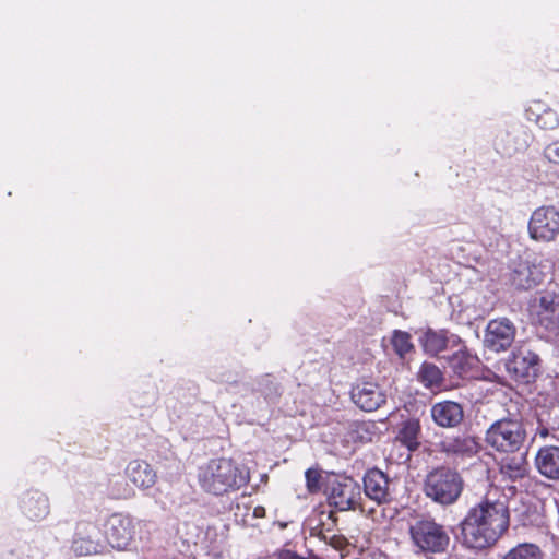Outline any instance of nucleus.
<instances>
[{"instance_id": "obj_1", "label": "nucleus", "mask_w": 559, "mask_h": 559, "mask_svg": "<svg viewBox=\"0 0 559 559\" xmlns=\"http://www.w3.org/2000/svg\"><path fill=\"white\" fill-rule=\"evenodd\" d=\"M510 523L504 501L485 499L472 507L460 523L457 539L469 549L493 546L507 532Z\"/></svg>"}, {"instance_id": "obj_2", "label": "nucleus", "mask_w": 559, "mask_h": 559, "mask_svg": "<svg viewBox=\"0 0 559 559\" xmlns=\"http://www.w3.org/2000/svg\"><path fill=\"white\" fill-rule=\"evenodd\" d=\"M198 481L201 488L215 496L237 490L249 481V473L233 460H211L199 467Z\"/></svg>"}, {"instance_id": "obj_3", "label": "nucleus", "mask_w": 559, "mask_h": 559, "mask_svg": "<svg viewBox=\"0 0 559 559\" xmlns=\"http://www.w3.org/2000/svg\"><path fill=\"white\" fill-rule=\"evenodd\" d=\"M108 544L118 550H135L150 539L151 524L126 513H114L105 522Z\"/></svg>"}, {"instance_id": "obj_4", "label": "nucleus", "mask_w": 559, "mask_h": 559, "mask_svg": "<svg viewBox=\"0 0 559 559\" xmlns=\"http://www.w3.org/2000/svg\"><path fill=\"white\" fill-rule=\"evenodd\" d=\"M463 490V479L451 468L441 467L431 471L424 484V492L436 503L449 506L454 503Z\"/></svg>"}, {"instance_id": "obj_5", "label": "nucleus", "mask_w": 559, "mask_h": 559, "mask_svg": "<svg viewBox=\"0 0 559 559\" xmlns=\"http://www.w3.org/2000/svg\"><path fill=\"white\" fill-rule=\"evenodd\" d=\"M528 313L534 324L548 333L556 342L559 340V296L554 292H539L528 304Z\"/></svg>"}, {"instance_id": "obj_6", "label": "nucleus", "mask_w": 559, "mask_h": 559, "mask_svg": "<svg viewBox=\"0 0 559 559\" xmlns=\"http://www.w3.org/2000/svg\"><path fill=\"white\" fill-rule=\"evenodd\" d=\"M525 436V430L520 421L500 419L487 430L486 442L498 452L514 453L523 445Z\"/></svg>"}, {"instance_id": "obj_7", "label": "nucleus", "mask_w": 559, "mask_h": 559, "mask_svg": "<svg viewBox=\"0 0 559 559\" xmlns=\"http://www.w3.org/2000/svg\"><path fill=\"white\" fill-rule=\"evenodd\" d=\"M409 533L413 543L423 551L442 552L450 543L443 526L431 519L416 521L411 526Z\"/></svg>"}, {"instance_id": "obj_8", "label": "nucleus", "mask_w": 559, "mask_h": 559, "mask_svg": "<svg viewBox=\"0 0 559 559\" xmlns=\"http://www.w3.org/2000/svg\"><path fill=\"white\" fill-rule=\"evenodd\" d=\"M528 236L537 242H551L559 236V211L555 206H539L527 224Z\"/></svg>"}, {"instance_id": "obj_9", "label": "nucleus", "mask_w": 559, "mask_h": 559, "mask_svg": "<svg viewBox=\"0 0 559 559\" xmlns=\"http://www.w3.org/2000/svg\"><path fill=\"white\" fill-rule=\"evenodd\" d=\"M515 334L516 328L509 319L490 320L485 331L484 345L495 353L504 352L514 342Z\"/></svg>"}, {"instance_id": "obj_10", "label": "nucleus", "mask_w": 559, "mask_h": 559, "mask_svg": "<svg viewBox=\"0 0 559 559\" xmlns=\"http://www.w3.org/2000/svg\"><path fill=\"white\" fill-rule=\"evenodd\" d=\"M539 357L525 346L516 347L508 358L506 367L515 379L528 381L538 371Z\"/></svg>"}, {"instance_id": "obj_11", "label": "nucleus", "mask_w": 559, "mask_h": 559, "mask_svg": "<svg viewBox=\"0 0 559 559\" xmlns=\"http://www.w3.org/2000/svg\"><path fill=\"white\" fill-rule=\"evenodd\" d=\"M360 499V487L352 478H343L331 485L330 504L340 511L354 509Z\"/></svg>"}, {"instance_id": "obj_12", "label": "nucleus", "mask_w": 559, "mask_h": 559, "mask_svg": "<svg viewBox=\"0 0 559 559\" xmlns=\"http://www.w3.org/2000/svg\"><path fill=\"white\" fill-rule=\"evenodd\" d=\"M364 489L366 496L378 504L391 500L390 480L380 469L373 468L366 473L364 477Z\"/></svg>"}, {"instance_id": "obj_13", "label": "nucleus", "mask_w": 559, "mask_h": 559, "mask_svg": "<svg viewBox=\"0 0 559 559\" xmlns=\"http://www.w3.org/2000/svg\"><path fill=\"white\" fill-rule=\"evenodd\" d=\"M352 400L361 409L372 412L385 402V395L377 384L364 382L353 388Z\"/></svg>"}, {"instance_id": "obj_14", "label": "nucleus", "mask_w": 559, "mask_h": 559, "mask_svg": "<svg viewBox=\"0 0 559 559\" xmlns=\"http://www.w3.org/2000/svg\"><path fill=\"white\" fill-rule=\"evenodd\" d=\"M431 417L440 427H455L463 420V408L453 401L439 402L431 407Z\"/></svg>"}, {"instance_id": "obj_15", "label": "nucleus", "mask_w": 559, "mask_h": 559, "mask_svg": "<svg viewBox=\"0 0 559 559\" xmlns=\"http://www.w3.org/2000/svg\"><path fill=\"white\" fill-rule=\"evenodd\" d=\"M126 475L133 485L142 490L152 488L157 480L156 471L142 460L131 461L126 468Z\"/></svg>"}, {"instance_id": "obj_16", "label": "nucleus", "mask_w": 559, "mask_h": 559, "mask_svg": "<svg viewBox=\"0 0 559 559\" xmlns=\"http://www.w3.org/2000/svg\"><path fill=\"white\" fill-rule=\"evenodd\" d=\"M21 510L31 520H41L49 514L48 497L38 490L27 491L21 499Z\"/></svg>"}, {"instance_id": "obj_17", "label": "nucleus", "mask_w": 559, "mask_h": 559, "mask_svg": "<svg viewBox=\"0 0 559 559\" xmlns=\"http://www.w3.org/2000/svg\"><path fill=\"white\" fill-rule=\"evenodd\" d=\"M419 343L427 354L437 355L444 350L449 343L453 345L459 344L460 338L454 334L448 335V332L444 330L435 331L428 329L419 337Z\"/></svg>"}, {"instance_id": "obj_18", "label": "nucleus", "mask_w": 559, "mask_h": 559, "mask_svg": "<svg viewBox=\"0 0 559 559\" xmlns=\"http://www.w3.org/2000/svg\"><path fill=\"white\" fill-rule=\"evenodd\" d=\"M526 118L545 130H554L559 126V117L557 112L546 104L538 100L530 104L526 109Z\"/></svg>"}, {"instance_id": "obj_19", "label": "nucleus", "mask_w": 559, "mask_h": 559, "mask_svg": "<svg viewBox=\"0 0 559 559\" xmlns=\"http://www.w3.org/2000/svg\"><path fill=\"white\" fill-rule=\"evenodd\" d=\"M536 467L542 475L559 479V445H545L536 455Z\"/></svg>"}, {"instance_id": "obj_20", "label": "nucleus", "mask_w": 559, "mask_h": 559, "mask_svg": "<svg viewBox=\"0 0 559 559\" xmlns=\"http://www.w3.org/2000/svg\"><path fill=\"white\" fill-rule=\"evenodd\" d=\"M542 280V272L528 262L519 263L510 276L511 284L519 289H531L539 284Z\"/></svg>"}, {"instance_id": "obj_21", "label": "nucleus", "mask_w": 559, "mask_h": 559, "mask_svg": "<svg viewBox=\"0 0 559 559\" xmlns=\"http://www.w3.org/2000/svg\"><path fill=\"white\" fill-rule=\"evenodd\" d=\"M440 449L449 454L474 455L479 445L473 437L445 438L440 442Z\"/></svg>"}, {"instance_id": "obj_22", "label": "nucleus", "mask_w": 559, "mask_h": 559, "mask_svg": "<svg viewBox=\"0 0 559 559\" xmlns=\"http://www.w3.org/2000/svg\"><path fill=\"white\" fill-rule=\"evenodd\" d=\"M420 424L416 418H411L401 424L396 440L400 441L408 451H415L419 447Z\"/></svg>"}, {"instance_id": "obj_23", "label": "nucleus", "mask_w": 559, "mask_h": 559, "mask_svg": "<svg viewBox=\"0 0 559 559\" xmlns=\"http://www.w3.org/2000/svg\"><path fill=\"white\" fill-rule=\"evenodd\" d=\"M450 365L457 374L464 376L477 367L478 358L471 354L466 348L459 349L451 357Z\"/></svg>"}, {"instance_id": "obj_24", "label": "nucleus", "mask_w": 559, "mask_h": 559, "mask_svg": "<svg viewBox=\"0 0 559 559\" xmlns=\"http://www.w3.org/2000/svg\"><path fill=\"white\" fill-rule=\"evenodd\" d=\"M544 554L535 544L524 543L512 548L503 559H543Z\"/></svg>"}, {"instance_id": "obj_25", "label": "nucleus", "mask_w": 559, "mask_h": 559, "mask_svg": "<svg viewBox=\"0 0 559 559\" xmlns=\"http://www.w3.org/2000/svg\"><path fill=\"white\" fill-rule=\"evenodd\" d=\"M418 378L426 388H435L441 383L442 374L440 369L432 364H423Z\"/></svg>"}, {"instance_id": "obj_26", "label": "nucleus", "mask_w": 559, "mask_h": 559, "mask_svg": "<svg viewBox=\"0 0 559 559\" xmlns=\"http://www.w3.org/2000/svg\"><path fill=\"white\" fill-rule=\"evenodd\" d=\"M500 471L506 477L510 478L511 480H515L524 477L526 467L522 459L514 457L510 461L503 462L501 464Z\"/></svg>"}, {"instance_id": "obj_27", "label": "nucleus", "mask_w": 559, "mask_h": 559, "mask_svg": "<svg viewBox=\"0 0 559 559\" xmlns=\"http://www.w3.org/2000/svg\"><path fill=\"white\" fill-rule=\"evenodd\" d=\"M392 345L394 347L395 353L401 357H403L413 349L411 335L406 332L399 330L394 331L393 333Z\"/></svg>"}, {"instance_id": "obj_28", "label": "nucleus", "mask_w": 559, "mask_h": 559, "mask_svg": "<svg viewBox=\"0 0 559 559\" xmlns=\"http://www.w3.org/2000/svg\"><path fill=\"white\" fill-rule=\"evenodd\" d=\"M320 475L316 469H308L306 472V481L309 491L313 492L319 489Z\"/></svg>"}, {"instance_id": "obj_29", "label": "nucleus", "mask_w": 559, "mask_h": 559, "mask_svg": "<svg viewBox=\"0 0 559 559\" xmlns=\"http://www.w3.org/2000/svg\"><path fill=\"white\" fill-rule=\"evenodd\" d=\"M544 154L549 162L559 164V141L547 145Z\"/></svg>"}, {"instance_id": "obj_30", "label": "nucleus", "mask_w": 559, "mask_h": 559, "mask_svg": "<svg viewBox=\"0 0 559 559\" xmlns=\"http://www.w3.org/2000/svg\"><path fill=\"white\" fill-rule=\"evenodd\" d=\"M536 437L546 440L547 438H551L554 440L559 441V430L548 429L546 427H538L536 431Z\"/></svg>"}, {"instance_id": "obj_31", "label": "nucleus", "mask_w": 559, "mask_h": 559, "mask_svg": "<svg viewBox=\"0 0 559 559\" xmlns=\"http://www.w3.org/2000/svg\"><path fill=\"white\" fill-rule=\"evenodd\" d=\"M83 532H80L76 539L73 542V549L80 555H86V539L84 538Z\"/></svg>"}, {"instance_id": "obj_32", "label": "nucleus", "mask_w": 559, "mask_h": 559, "mask_svg": "<svg viewBox=\"0 0 559 559\" xmlns=\"http://www.w3.org/2000/svg\"><path fill=\"white\" fill-rule=\"evenodd\" d=\"M110 493L115 498H118V499L123 498V499H126V498H129V497L132 496V490L129 489L127 486H122V488L118 489V490L111 489Z\"/></svg>"}, {"instance_id": "obj_33", "label": "nucleus", "mask_w": 559, "mask_h": 559, "mask_svg": "<svg viewBox=\"0 0 559 559\" xmlns=\"http://www.w3.org/2000/svg\"><path fill=\"white\" fill-rule=\"evenodd\" d=\"M278 559H302V557L298 556L294 551L283 550L278 554Z\"/></svg>"}, {"instance_id": "obj_34", "label": "nucleus", "mask_w": 559, "mask_h": 559, "mask_svg": "<svg viewBox=\"0 0 559 559\" xmlns=\"http://www.w3.org/2000/svg\"><path fill=\"white\" fill-rule=\"evenodd\" d=\"M265 515V509L264 507L258 506L253 509V516L254 518H263Z\"/></svg>"}, {"instance_id": "obj_35", "label": "nucleus", "mask_w": 559, "mask_h": 559, "mask_svg": "<svg viewBox=\"0 0 559 559\" xmlns=\"http://www.w3.org/2000/svg\"><path fill=\"white\" fill-rule=\"evenodd\" d=\"M556 344L559 346V340L556 341Z\"/></svg>"}]
</instances>
